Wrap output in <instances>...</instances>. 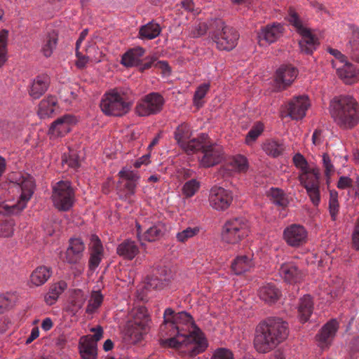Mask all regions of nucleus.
Wrapping results in <instances>:
<instances>
[{
    "label": "nucleus",
    "instance_id": "nucleus-1",
    "mask_svg": "<svg viewBox=\"0 0 359 359\" xmlns=\"http://www.w3.org/2000/svg\"><path fill=\"white\" fill-rule=\"evenodd\" d=\"M163 319L159 330L162 344L175 348L185 346L190 356L205 351L207 341L189 313L185 311L175 313L171 308H168L164 311Z\"/></svg>",
    "mask_w": 359,
    "mask_h": 359
},
{
    "label": "nucleus",
    "instance_id": "nucleus-2",
    "mask_svg": "<svg viewBox=\"0 0 359 359\" xmlns=\"http://www.w3.org/2000/svg\"><path fill=\"white\" fill-rule=\"evenodd\" d=\"M288 335V325L278 317H270L260 322L256 329L254 346L260 353H266L275 348Z\"/></svg>",
    "mask_w": 359,
    "mask_h": 359
},
{
    "label": "nucleus",
    "instance_id": "nucleus-3",
    "mask_svg": "<svg viewBox=\"0 0 359 359\" xmlns=\"http://www.w3.org/2000/svg\"><path fill=\"white\" fill-rule=\"evenodd\" d=\"M330 113L334 122L343 130L352 129L359 122V105L350 95L334 97L330 101Z\"/></svg>",
    "mask_w": 359,
    "mask_h": 359
},
{
    "label": "nucleus",
    "instance_id": "nucleus-4",
    "mask_svg": "<svg viewBox=\"0 0 359 359\" xmlns=\"http://www.w3.org/2000/svg\"><path fill=\"white\" fill-rule=\"evenodd\" d=\"M132 103L128 100L126 92L122 88L107 90L102 97L100 107L107 116H122L130 109Z\"/></svg>",
    "mask_w": 359,
    "mask_h": 359
},
{
    "label": "nucleus",
    "instance_id": "nucleus-5",
    "mask_svg": "<svg viewBox=\"0 0 359 359\" xmlns=\"http://www.w3.org/2000/svg\"><path fill=\"white\" fill-rule=\"evenodd\" d=\"M149 316L144 306L135 308L130 313V319L126 323L125 332L133 342L141 340L149 330Z\"/></svg>",
    "mask_w": 359,
    "mask_h": 359
},
{
    "label": "nucleus",
    "instance_id": "nucleus-6",
    "mask_svg": "<svg viewBox=\"0 0 359 359\" xmlns=\"http://www.w3.org/2000/svg\"><path fill=\"white\" fill-rule=\"evenodd\" d=\"M250 231L249 222L243 217L227 220L222 230V241L226 244L235 245L246 238Z\"/></svg>",
    "mask_w": 359,
    "mask_h": 359
},
{
    "label": "nucleus",
    "instance_id": "nucleus-7",
    "mask_svg": "<svg viewBox=\"0 0 359 359\" xmlns=\"http://www.w3.org/2000/svg\"><path fill=\"white\" fill-rule=\"evenodd\" d=\"M216 30L212 32V38L217 47L222 50H231L237 43L239 35L238 32L229 26L224 25L222 20L215 21Z\"/></svg>",
    "mask_w": 359,
    "mask_h": 359
},
{
    "label": "nucleus",
    "instance_id": "nucleus-8",
    "mask_svg": "<svg viewBox=\"0 0 359 359\" xmlns=\"http://www.w3.org/2000/svg\"><path fill=\"white\" fill-rule=\"evenodd\" d=\"M288 21L302 36V39L299 43L301 51L306 54H311L318 44V39L311 34L309 29L304 27L297 13L292 9H290Z\"/></svg>",
    "mask_w": 359,
    "mask_h": 359
},
{
    "label": "nucleus",
    "instance_id": "nucleus-9",
    "mask_svg": "<svg viewBox=\"0 0 359 359\" xmlns=\"http://www.w3.org/2000/svg\"><path fill=\"white\" fill-rule=\"evenodd\" d=\"M18 186L21 189V194L19 201L17 203L12 204L6 203L0 204V214H18L26 207L27 202L31 198L34 193V182L31 177H28L22 180L18 184Z\"/></svg>",
    "mask_w": 359,
    "mask_h": 359
},
{
    "label": "nucleus",
    "instance_id": "nucleus-10",
    "mask_svg": "<svg viewBox=\"0 0 359 359\" xmlns=\"http://www.w3.org/2000/svg\"><path fill=\"white\" fill-rule=\"evenodd\" d=\"M52 199L60 210L67 211L74 201V191L69 181H60L53 187Z\"/></svg>",
    "mask_w": 359,
    "mask_h": 359
},
{
    "label": "nucleus",
    "instance_id": "nucleus-11",
    "mask_svg": "<svg viewBox=\"0 0 359 359\" xmlns=\"http://www.w3.org/2000/svg\"><path fill=\"white\" fill-rule=\"evenodd\" d=\"M164 102V98L158 93H150L137 102L135 112L139 116L154 115L161 111Z\"/></svg>",
    "mask_w": 359,
    "mask_h": 359
},
{
    "label": "nucleus",
    "instance_id": "nucleus-12",
    "mask_svg": "<svg viewBox=\"0 0 359 359\" xmlns=\"http://www.w3.org/2000/svg\"><path fill=\"white\" fill-rule=\"evenodd\" d=\"M210 205L215 210L223 211L226 210L232 203L231 192L221 187H213L209 194Z\"/></svg>",
    "mask_w": 359,
    "mask_h": 359
},
{
    "label": "nucleus",
    "instance_id": "nucleus-13",
    "mask_svg": "<svg viewBox=\"0 0 359 359\" xmlns=\"http://www.w3.org/2000/svg\"><path fill=\"white\" fill-rule=\"evenodd\" d=\"M308 233L306 229L300 224H292L287 226L283 233L285 243L290 247H299L304 245L307 241Z\"/></svg>",
    "mask_w": 359,
    "mask_h": 359
},
{
    "label": "nucleus",
    "instance_id": "nucleus-14",
    "mask_svg": "<svg viewBox=\"0 0 359 359\" xmlns=\"http://www.w3.org/2000/svg\"><path fill=\"white\" fill-rule=\"evenodd\" d=\"M76 123V118L72 114H65L53 121L48 130L50 138L62 137L70 132Z\"/></svg>",
    "mask_w": 359,
    "mask_h": 359
},
{
    "label": "nucleus",
    "instance_id": "nucleus-15",
    "mask_svg": "<svg viewBox=\"0 0 359 359\" xmlns=\"http://www.w3.org/2000/svg\"><path fill=\"white\" fill-rule=\"evenodd\" d=\"M203 156L200 158L201 165L205 168L214 166L219 163L224 156L223 148L216 144H205L203 151Z\"/></svg>",
    "mask_w": 359,
    "mask_h": 359
},
{
    "label": "nucleus",
    "instance_id": "nucleus-16",
    "mask_svg": "<svg viewBox=\"0 0 359 359\" xmlns=\"http://www.w3.org/2000/svg\"><path fill=\"white\" fill-rule=\"evenodd\" d=\"M135 226L137 229V236L141 243L142 241L154 242L158 241L163 236L166 231L165 224L159 221L151 224L149 226H145L146 230L142 234H141V225L136 222Z\"/></svg>",
    "mask_w": 359,
    "mask_h": 359
},
{
    "label": "nucleus",
    "instance_id": "nucleus-17",
    "mask_svg": "<svg viewBox=\"0 0 359 359\" xmlns=\"http://www.w3.org/2000/svg\"><path fill=\"white\" fill-rule=\"evenodd\" d=\"M310 106L307 96L299 95L293 97L287 104V116L293 120H301L306 116V112Z\"/></svg>",
    "mask_w": 359,
    "mask_h": 359
},
{
    "label": "nucleus",
    "instance_id": "nucleus-18",
    "mask_svg": "<svg viewBox=\"0 0 359 359\" xmlns=\"http://www.w3.org/2000/svg\"><path fill=\"white\" fill-rule=\"evenodd\" d=\"M338 328L339 323L335 319L330 320L323 326L316 336L318 346L321 349L327 348L331 345Z\"/></svg>",
    "mask_w": 359,
    "mask_h": 359
},
{
    "label": "nucleus",
    "instance_id": "nucleus-19",
    "mask_svg": "<svg viewBox=\"0 0 359 359\" xmlns=\"http://www.w3.org/2000/svg\"><path fill=\"white\" fill-rule=\"evenodd\" d=\"M298 71L291 65H281L276 72L275 85L279 90L290 86L296 79Z\"/></svg>",
    "mask_w": 359,
    "mask_h": 359
},
{
    "label": "nucleus",
    "instance_id": "nucleus-20",
    "mask_svg": "<svg viewBox=\"0 0 359 359\" xmlns=\"http://www.w3.org/2000/svg\"><path fill=\"white\" fill-rule=\"evenodd\" d=\"M85 245L79 238H70L66 250L64 261L70 264L79 263L83 256Z\"/></svg>",
    "mask_w": 359,
    "mask_h": 359
},
{
    "label": "nucleus",
    "instance_id": "nucleus-21",
    "mask_svg": "<svg viewBox=\"0 0 359 359\" xmlns=\"http://www.w3.org/2000/svg\"><path fill=\"white\" fill-rule=\"evenodd\" d=\"M279 273L281 277L289 283L302 281L306 272L294 262H286L281 265Z\"/></svg>",
    "mask_w": 359,
    "mask_h": 359
},
{
    "label": "nucleus",
    "instance_id": "nucleus-22",
    "mask_svg": "<svg viewBox=\"0 0 359 359\" xmlns=\"http://www.w3.org/2000/svg\"><path fill=\"white\" fill-rule=\"evenodd\" d=\"M170 278L165 267H159L153 271V274L147 278V287L149 289L161 290L168 285Z\"/></svg>",
    "mask_w": 359,
    "mask_h": 359
},
{
    "label": "nucleus",
    "instance_id": "nucleus-23",
    "mask_svg": "<svg viewBox=\"0 0 359 359\" xmlns=\"http://www.w3.org/2000/svg\"><path fill=\"white\" fill-rule=\"evenodd\" d=\"M103 246L100 239L96 235H92L90 243V259L88 266L90 269L95 270L100 264L103 257Z\"/></svg>",
    "mask_w": 359,
    "mask_h": 359
},
{
    "label": "nucleus",
    "instance_id": "nucleus-24",
    "mask_svg": "<svg viewBox=\"0 0 359 359\" xmlns=\"http://www.w3.org/2000/svg\"><path fill=\"white\" fill-rule=\"evenodd\" d=\"M300 183L306 189V192L313 204L318 205L320 201L319 171H315L305 182Z\"/></svg>",
    "mask_w": 359,
    "mask_h": 359
},
{
    "label": "nucleus",
    "instance_id": "nucleus-25",
    "mask_svg": "<svg viewBox=\"0 0 359 359\" xmlns=\"http://www.w3.org/2000/svg\"><path fill=\"white\" fill-rule=\"evenodd\" d=\"M283 27L280 23H273L262 28L258 33L259 42L262 44L264 41L268 43L275 42L283 32Z\"/></svg>",
    "mask_w": 359,
    "mask_h": 359
},
{
    "label": "nucleus",
    "instance_id": "nucleus-26",
    "mask_svg": "<svg viewBox=\"0 0 359 359\" xmlns=\"http://www.w3.org/2000/svg\"><path fill=\"white\" fill-rule=\"evenodd\" d=\"M90 337H81L79 339L78 349L81 359H97V345Z\"/></svg>",
    "mask_w": 359,
    "mask_h": 359
},
{
    "label": "nucleus",
    "instance_id": "nucleus-27",
    "mask_svg": "<svg viewBox=\"0 0 359 359\" xmlns=\"http://www.w3.org/2000/svg\"><path fill=\"white\" fill-rule=\"evenodd\" d=\"M332 66L337 69L338 76L346 84H352L359 78L358 73L353 65L346 61L338 67L334 62H332Z\"/></svg>",
    "mask_w": 359,
    "mask_h": 359
},
{
    "label": "nucleus",
    "instance_id": "nucleus-28",
    "mask_svg": "<svg viewBox=\"0 0 359 359\" xmlns=\"http://www.w3.org/2000/svg\"><path fill=\"white\" fill-rule=\"evenodd\" d=\"M49 85V76L46 74L39 75L33 80L29 89V95L33 99H39L46 92Z\"/></svg>",
    "mask_w": 359,
    "mask_h": 359
},
{
    "label": "nucleus",
    "instance_id": "nucleus-29",
    "mask_svg": "<svg viewBox=\"0 0 359 359\" xmlns=\"http://www.w3.org/2000/svg\"><path fill=\"white\" fill-rule=\"evenodd\" d=\"M294 165L300 170L298 179L300 182H305L318 169L311 168L306 159L299 153H297L292 158Z\"/></svg>",
    "mask_w": 359,
    "mask_h": 359
},
{
    "label": "nucleus",
    "instance_id": "nucleus-30",
    "mask_svg": "<svg viewBox=\"0 0 359 359\" xmlns=\"http://www.w3.org/2000/svg\"><path fill=\"white\" fill-rule=\"evenodd\" d=\"M58 41V34L55 30L47 32L42 37L41 51L46 57L52 55Z\"/></svg>",
    "mask_w": 359,
    "mask_h": 359
},
{
    "label": "nucleus",
    "instance_id": "nucleus-31",
    "mask_svg": "<svg viewBox=\"0 0 359 359\" xmlns=\"http://www.w3.org/2000/svg\"><path fill=\"white\" fill-rule=\"evenodd\" d=\"M254 266L252 255H238L231 263V269L236 275L249 271Z\"/></svg>",
    "mask_w": 359,
    "mask_h": 359
},
{
    "label": "nucleus",
    "instance_id": "nucleus-32",
    "mask_svg": "<svg viewBox=\"0 0 359 359\" xmlns=\"http://www.w3.org/2000/svg\"><path fill=\"white\" fill-rule=\"evenodd\" d=\"M67 288V284L64 280H60L50 285L48 292L44 295V302L48 306H52L57 301Z\"/></svg>",
    "mask_w": 359,
    "mask_h": 359
},
{
    "label": "nucleus",
    "instance_id": "nucleus-33",
    "mask_svg": "<svg viewBox=\"0 0 359 359\" xmlns=\"http://www.w3.org/2000/svg\"><path fill=\"white\" fill-rule=\"evenodd\" d=\"M116 252L123 259L132 260L139 253V248L135 241L126 240L117 246Z\"/></svg>",
    "mask_w": 359,
    "mask_h": 359
},
{
    "label": "nucleus",
    "instance_id": "nucleus-34",
    "mask_svg": "<svg viewBox=\"0 0 359 359\" xmlns=\"http://www.w3.org/2000/svg\"><path fill=\"white\" fill-rule=\"evenodd\" d=\"M145 50L142 47H136L127 51L121 58V64L126 67L137 66L142 61Z\"/></svg>",
    "mask_w": 359,
    "mask_h": 359
},
{
    "label": "nucleus",
    "instance_id": "nucleus-35",
    "mask_svg": "<svg viewBox=\"0 0 359 359\" xmlns=\"http://www.w3.org/2000/svg\"><path fill=\"white\" fill-rule=\"evenodd\" d=\"M57 100L55 96L49 95L43 98L39 104L37 114L41 118L50 117L55 109Z\"/></svg>",
    "mask_w": 359,
    "mask_h": 359
},
{
    "label": "nucleus",
    "instance_id": "nucleus-36",
    "mask_svg": "<svg viewBox=\"0 0 359 359\" xmlns=\"http://www.w3.org/2000/svg\"><path fill=\"white\" fill-rule=\"evenodd\" d=\"M207 139L208 135L203 133L197 138L188 140L180 147L189 155L200 150L202 151L207 143Z\"/></svg>",
    "mask_w": 359,
    "mask_h": 359
},
{
    "label": "nucleus",
    "instance_id": "nucleus-37",
    "mask_svg": "<svg viewBox=\"0 0 359 359\" xmlns=\"http://www.w3.org/2000/svg\"><path fill=\"white\" fill-rule=\"evenodd\" d=\"M279 290L272 284H267L260 287L259 297L267 304L275 303L280 297Z\"/></svg>",
    "mask_w": 359,
    "mask_h": 359
},
{
    "label": "nucleus",
    "instance_id": "nucleus-38",
    "mask_svg": "<svg viewBox=\"0 0 359 359\" xmlns=\"http://www.w3.org/2000/svg\"><path fill=\"white\" fill-rule=\"evenodd\" d=\"M52 271L50 268L41 266L33 271L30 276V282L35 286L43 285L50 278Z\"/></svg>",
    "mask_w": 359,
    "mask_h": 359
},
{
    "label": "nucleus",
    "instance_id": "nucleus-39",
    "mask_svg": "<svg viewBox=\"0 0 359 359\" xmlns=\"http://www.w3.org/2000/svg\"><path fill=\"white\" fill-rule=\"evenodd\" d=\"M313 304L310 295H304L300 299L298 306V313L302 322L305 323L309 319L313 312Z\"/></svg>",
    "mask_w": 359,
    "mask_h": 359
},
{
    "label": "nucleus",
    "instance_id": "nucleus-40",
    "mask_svg": "<svg viewBox=\"0 0 359 359\" xmlns=\"http://www.w3.org/2000/svg\"><path fill=\"white\" fill-rule=\"evenodd\" d=\"M161 28L158 23L149 22L140 28L139 38L151 40L156 38L161 33Z\"/></svg>",
    "mask_w": 359,
    "mask_h": 359
},
{
    "label": "nucleus",
    "instance_id": "nucleus-41",
    "mask_svg": "<svg viewBox=\"0 0 359 359\" xmlns=\"http://www.w3.org/2000/svg\"><path fill=\"white\" fill-rule=\"evenodd\" d=\"M262 149L267 155L276 158L283 154L285 146L280 142L268 140L263 144Z\"/></svg>",
    "mask_w": 359,
    "mask_h": 359
},
{
    "label": "nucleus",
    "instance_id": "nucleus-42",
    "mask_svg": "<svg viewBox=\"0 0 359 359\" xmlns=\"http://www.w3.org/2000/svg\"><path fill=\"white\" fill-rule=\"evenodd\" d=\"M191 135L192 131L191 127L186 123H182L179 125L174 132V138L180 147L189 140Z\"/></svg>",
    "mask_w": 359,
    "mask_h": 359
},
{
    "label": "nucleus",
    "instance_id": "nucleus-43",
    "mask_svg": "<svg viewBox=\"0 0 359 359\" xmlns=\"http://www.w3.org/2000/svg\"><path fill=\"white\" fill-rule=\"evenodd\" d=\"M270 194L273 204L281 207L283 209L288 205V198L283 190L278 188H271Z\"/></svg>",
    "mask_w": 359,
    "mask_h": 359
},
{
    "label": "nucleus",
    "instance_id": "nucleus-44",
    "mask_svg": "<svg viewBox=\"0 0 359 359\" xmlns=\"http://www.w3.org/2000/svg\"><path fill=\"white\" fill-rule=\"evenodd\" d=\"M201 231V227L198 226H188L176 234V240L179 243H184L189 239L197 236Z\"/></svg>",
    "mask_w": 359,
    "mask_h": 359
},
{
    "label": "nucleus",
    "instance_id": "nucleus-45",
    "mask_svg": "<svg viewBox=\"0 0 359 359\" xmlns=\"http://www.w3.org/2000/svg\"><path fill=\"white\" fill-rule=\"evenodd\" d=\"M329 212L332 220L337 221L339 213V204L337 192L334 191L330 192Z\"/></svg>",
    "mask_w": 359,
    "mask_h": 359
},
{
    "label": "nucleus",
    "instance_id": "nucleus-46",
    "mask_svg": "<svg viewBox=\"0 0 359 359\" xmlns=\"http://www.w3.org/2000/svg\"><path fill=\"white\" fill-rule=\"evenodd\" d=\"M349 44L351 57L359 63V29L353 30Z\"/></svg>",
    "mask_w": 359,
    "mask_h": 359
},
{
    "label": "nucleus",
    "instance_id": "nucleus-47",
    "mask_svg": "<svg viewBox=\"0 0 359 359\" xmlns=\"http://www.w3.org/2000/svg\"><path fill=\"white\" fill-rule=\"evenodd\" d=\"M263 123L261 122H257L255 123L245 137V143L248 145H252L256 141L258 137L263 133Z\"/></svg>",
    "mask_w": 359,
    "mask_h": 359
},
{
    "label": "nucleus",
    "instance_id": "nucleus-48",
    "mask_svg": "<svg viewBox=\"0 0 359 359\" xmlns=\"http://www.w3.org/2000/svg\"><path fill=\"white\" fill-rule=\"evenodd\" d=\"M16 297L11 293H6L0 295V313H3L12 308L15 302Z\"/></svg>",
    "mask_w": 359,
    "mask_h": 359
},
{
    "label": "nucleus",
    "instance_id": "nucleus-49",
    "mask_svg": "<svg viewBox=\"0 0 359 359\" xmlns=\"http://www.w3.org/2000/svg\"><path fill=\"white\" fill-rule=\"evenodd\" d=\"M8 36V30L2 29L0 31V67H2L6 61Z\"/></svg>",
    "mask_w": 359,
    "mask_h": 359
},
{
    "label": "nucleus",
    "instance_id": "nucleus-50",
    "mask_svg": "<svg viewBox=\"0 0 359 359\" xmlns=\"http://www.w3.org/2000/svg\"><path fill=\"white\" fill-rule=\"evenodd\" d=\"M102 301L103 296L100 292H93L86 308V312L88 313H93L101 305Z\"/></svg>",
    "mask_w": 359,
    "mask_h": 359
},
{
    "label": "nucleus",
    "instance_id": "nucleus-51",
    "mask_svg": "<svg viewBox=\"0 0 359 359\" xmlns=\"http://www.w3.org/2000/svg\"><path fill=\"white\" fill-rule=\"evenodd\" d=\"M210 89V84L208 83H204L201 85H200L196 90L195 91L194 95V104L197 106L198 107H200L202 106L203 102L202 100L205 96L207 93L208 92Z\"/></svg>",
    "mask_w": 359,
    "mask_h": 359
},
{
    "label": "nucleus",
    "instance_id": "nucleus-52",
    "mask_svg": "<svg viewBox=\"0 0 359 359\" xmlns=\"http://www.w3.org/2000/svg\"><path fill=\"white\" fill-rule=\"evenodd\" d=\"M200 183L194 179L184 183L182 187V194L186 198L192 197L199 189Z\"/></svg>",
    "mask_w": 359,
    "mask_h": 359
},
{
    "label": "nucleus",
    "instance_id": "nucleus-53",
    "mask_svg": "<svg viewBox=\"0 0 359 359\" xmlns=\"http://www.w3.org/2000/svg\"><path fill=\"white\" fill-rule=\"evenodd\" d=\"M118 176L121 178V180L118 182V183H123V181L137 182L139 180V176L137 172L126 168H123L121 170L119 171Z\"/></svg>",
    "mask_w": 359,
    "mask_h": 359
},
{
    "label": "nucleus",
    "instance_id": "nucleus-54",
    "mask_svg": "<svg viewBox=\"0 0 359 359\" xmlns=\"http://www.w3.org/2000/svg\"><path fill=\"white\" fill-rule=\"evenodd\" d=\"M95 47H89L86 49V52L88 55H82L79 51V49H76V55L77 57V61L76 62V65L78 68L82 69L86 67L87 63L89 61V59L90 57V53L93 50H95Z\"/></svg>",
    "mask_w": 359,
    "mask_h": 359
},
{
    "label": "nucleus",
    "instance_id": "nucleus-55",
    "mask_svg": "<svg viewBox=\"0 0 359 359\" xmlns=\"http://www.w3.org/2000/svg\"><path fill=\"white\" fill-rule=\"evenodd\" d=\"M14 222L6 220L0 223V237L8 238L13 234Z\"/></svg>",
    "mask_w": 359,
    "mask_h": 359
},
{
    "label": "nucleus",
    "instance_id": "nucleus-56",
    "mask_svg": "<svg viewBox=\"0 0 359 359\" xmlns=\"http://www.w3.org/2000/svg\"><path fill=\"white\" fill-rule=\"evenodd\" d=\"M323 157V165L325 170V175L327 178H330V176L334 172L335 169L332 161L331 160L330 156L325 153L322 156Z\"/></svg>",
    "mask_w": 359,
    "mask_h": 359
},
{
    "label": "nucleus",
    "instance_id": "nucleus-57",
    "mask_svg": "<svg viewBox=\"0 0 359 359\" xmlns=\"http://www.w3.org/2000/svg\"><path fill=\"white\" fill-rule=\"evenodd\" d=\"M210 359H234V356L229 349L218 348L213 352Z\"/></svg>",
    "mask_w": 359,
    "mask_h": 359
},
{
    "label": "nucleus",
    "instance_id": "nucleus-58",
    "mask_svg": "<svg viewBox=\"0 0 359 359\" xmlns=\"http://www.w3.org/2000/svg\"><path fill=\"white\" fill-rule=\"evenodd\" d=\"M233 168L239 172H245L248 169L247 158L241 155L236 156L232 161Z\"/></svg>",
    "mask_w": 359,
    "mask_h": 359
},
{
    "label": "nucleus",
    "instance_id": "nucleus-59",
    "mask_svg": "<svg viewBox=\"0 0 359 359\" xmlns=\"http://www.w3.org/2000/svg\"><path fill=\"white\" fill-rule=\"evenodd\" d=\"M119 184L123 187L126 196H130L135 194L137 182L123 181V183Z\"/></svg>",
    "mask_w": 359,
    "mask_h": 359
},
{
    "label": "nucleus",
    "instance_id": "nucleus-60",
    "mask_svg": "<svg viewBox=\"0 0 359 359\" xmlns=\"http://www.w3.org/2000/svg\"><path fill=\"white\" fill-rule=\"evenodd\" d=\"M62 163L74 169L78 168L80 165L78 156L76 154H71L68 158L63 156Z\"/></svg>",
    "mask_w": 359,
    "mask_h": 359
},
{
    "label": "nucleus",
    "instance_id": "nucleus-61",
    "mask_svg": "<svg viewBox=\"0 0 359 359\" xmlns=\"http://www.w3.org/2000/svg\"><path fill=\"white\" fill-rule=\"evenodd\" d=\"M352 243L353 248L359 250V217L355 224V227L352 233Z\"/></svg>",
    "mask_w": 359,
    "mask_h": 359
},
{
    "label": "nucleus",
    "instance_id": "nucleus-62",
    "mask_svg": "<svg viewBox=\"0 0 359 359\" xmlns=\"http://www.w3.org/2000/svg\"><path fill=\"white\" fill-rule=\"evenodd\" d=\"M85 302V299L81 296L77 297L76 299L72 300L71 302V307L69 310L74 313H76L80 309L82 308Z\"/></svg>",
    "mask_w": 359,
    "mask_h": 359
},
{
    "label": "nucleus",
    "instance_id": "nucleus-63",
    "mask_svg": "<svg viewBox=\"0 0 359 359\" xmlns=\"http://www.w3.org/2000/svg\"><path fill=\"white\" fill-rule=\"evenodd\" d=\"M207 32V26L205 23H198L191 31V35L193 37H198L205 34Z\"/></svg>",
    "mask_w": 359,
    "mask_h": 359
},
{
    "label": "nucleus",
    "instance_id": "nucleus-64",
    "mask_svg": "<svg viewBox=\"0 0 359 359\" xmlns=\"http://www.w3.org/2000/svg\"><path fill=\"white\" fill-rule=\"evenodd\" d=\"M352 182L353 181L351 178L342 176L338 181L337 187L341 189H344L351 187Z\"/></svg>",
    "mask_w": 359,
    "mask_h": 359
}]
</instances>
